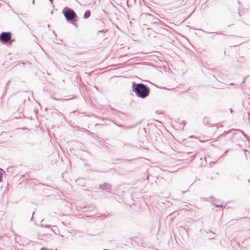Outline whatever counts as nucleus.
<instances>
[{
  "label": "nucleus",
  "mask_w": 250,
  "mask_h": 250,
  "mask_svg": "<svg viewBox=\"0 0 250 250\" xmlns=\"http://www.w3.org/2000/svg\"><path fill=\"white\" fill-rule=\"evenodd\" d=\"M132 91L135 92L136 95L140 98L145 99L148 96L150 90L146 85L143 83H132Z\"/></svg>",
  "instance_id": "obj_1"
},
{
  "label": "nucleus",
  "mask_w": 250,
  "mask_h": 250,
  "mask_svg": "<svg viewBox=\"0 0 250 250\" xmlns=\"http://www.w3.org/2000/svg\"><path fill=\"white\" fill-rule=\"evenodd\" d=\"M62 13L68 22H71L74 25L75 24L74 22L77 20V16L72 9L68 7H65L63 9Z\"/></svg>",
  "instance_id": "obj_2"
},
{
  "label": "nucleus",
  "mask_w": 250,
  "mask_h": 250,
  "mask_svg": "<svg viewBox=\"0 0 250 250\" xmlns=\"http://www.w3.org/2000/svg\"><path fill=\"white\" fill-rule=\"evenodd\" d=\"M11 33L10 32H3L0 34V41L1 42H8L11 38Z\"/></svg>",
  "instance_id": "obj_3"
},
{
  "label": "nucleus",
  "mask_w": 250,
  "mask_h": 250,
  "mask_svg": "<svg viewBox=\"0 0 250 250\" xmlns=\"http://www.w3.org/2000/svg\"><path fill=\"white\" fill-rule=\"evenodd\" d=\"M111 185L108 183H104L100 185V188L106 190L108 192H110V190H111Z\"/></svg>",
  "instance_id": "obj_4"
},
{
  "label": "nucleus",
  "mask_w": 250,
  "mask_h": 250,
  "mask_svg": "<svg viewBox=\"0 0 250 250\" xmlns=\"http://www.w3.org/2000/svg\"><path fill=\"white\" fill-rule=\"evenodd\" d=\"M86 207L85 206H83V205H82V206L78 205V206H77V207H76V208L78 210H81L83 212L86 211L85 210V209H86Z\"/></svg>",
  "instance_id": "obj_5"
},
{
  "label": "nucleus",
  "mask_w": 250,
  "mask_h": 250,
  "mask_svg": "<svg viewBox=\"0 0 250 250\" xmlns=\"http://www.w3.org/2000/svg\"><path fill=\"white\" fill-rule=\"evenodd\" d=\"M91 15V12L90 10H86L83 15V18L84 19H87Z\"/></svg>",
  "instance_id": "obj_6"
},
{
  "label": "nucleus",
  "mask_w": 250,
  "mask_h": 250,
  "mask_svg": "<svg viewBox=\"0 0 250 250\" xmlns=\"http://www.w3.org/2000/svg\"><path fill=\"white\" fill-rule=\"evenodd\" d=\"M5 239H8V237L7 236L4 235H0V243H2L4 244V242H3V241H5Z\"/></svg>",
  "instance_id": "obj_7"
},
{
  "label": "nucleus",
  "mask_w": 250,
  "mask_h": 250,
  "mask_svg": "<svg viewBox=\"0 0 250 250\" xmlns=\"http://www.w3.org/2000/svg\"><path fill=\"white\" fill-rule=\"evenodd\" d=\"M4 173L5 171L1 168H0V182L2 181V176Z\"/></svg>",
  "instance_id": "obj_8"
},
{
  "label": "nucleus",
  "mask_w": 250,
  "mask_h": 250,
  "mask_svg": "<svg viewBox=\"0 0 250 250\" xmlns=\"http://www.w3.org/2000/svg\"><path fill=\"white\" fill-rule=\"evenodd\" d=\"M41 227H42V228H45L49 229V228H50L51 226L50 225H42V224L41 225Z\"/></svg>",
  "instance_id": "obj_9"
},
{
  "label": "nucleus",
  "mask_w": 250,
  "mask_h": 250,
  "mask_svg": "<svg viewBox=\"0 0 250 250\" xmlns=\"http://www.w3.org/2000/svg\"><path fill=\"white\" fill-rule=\"evenodd\" d=\"M106 31H107V30H99L98 31L97 33L99 34V33H105Z\"/></svg>",
  "instance_id": "obj_10"
},
{
  "label": "nucleus",
  "mask_w": 250,
  "mask_h": 250,
  "mask_svg": "<svg viewBox=\"0 0 250 250\" xmlns=\"http://www.w3.org/2000/svg\"><path fill=\"white\" fill-rule=\"evenodd\" d=\"M229 132V131H225L223 134H221V135H220V136H223V135H225L226 134H228Z\"/></svg>",
  "instance_id": "obj_11"
},
{
  "label": "nucleus",
  "mask_w": 250,
  "mask_h": 250,
  "mask_svg": "<svg viewBox=\"0 0 250 250\" xmlns=\"http://www.w3.org/2000/svg\"><path fill=\"white\" fill-rule=\"evenodd\" d=\"M51 98L54 99V100H57V101H59V100H62V99H58V98L54 97L53 96L51 97Z\"/></svg>",
  "instance_id": "obj_12"
},
{
  "label": "nucleus",
  "mask_w": 250,
  "mask_h": 250,
  "mask_svg": "<svg viewBox=\"0 0 250 250\" xmlns=\"http://www.w3.org/2000/svg\"><path fill=\"white\" fill-rule=\"evenodd\" d=\"M214 206H215L216 207H222V205H217V204H213Z\"/></svg>",
  "instance_id": "obj_13"
},
{
  "label": "nucleus",
  "mask_w": 250,
  "mask_h": 250,
  "mask_svg": "<svg viewBox=\"0 0 250 250\" xmlns=\"http://www.w3.org/2000/svg\"><path fill=\"white\" fill-rule=\"evenodd\" d=\"M53 0H49V1H50V2L51 3V4H53Z\"/></svg>",
  "instance_id": "obj_14"
},
{
  "label": "nucleus",
  "mask_w": 250,
  "mask_h": 250,
  "mask_svg": "<svg viewBox=\"0 0 250 250\" xmlns=\"http://www.w3.org/2000/svg\"><path fill=\"white\" fill-rule=\"evenodd\" d=\"M245 80H246V78H245L243 80V82H242V83H243L245 82Z\"/></svg>",
  "instance_id": "obj_15"
},
{
  "label": "nucleus",
  "mask_w": 250,
  "mask_h": 250,
  "mask_svg": "<svg viewBox=\"0 0 250 250\" xmlns=\"http://www.w3.org/2000/svg\"><path fill=\"white\" fill-rule=\"evenodd\" d=\"M240 131L245 136L244 132L243 131V130H240Z\"/></svg>",
  "instance_id": "obj_16"
},
{
  "label": "nucleus",
  "mask_w": 250,
  "mask_h": 250,
  "mask_svg": "<svg viewBox=\"0 0 250 250\" xmlns=\"http://www.w3.org/2000/svg\"><path fill=\"white\" fill-rule=\"evenodd\" d=\"M229 110H230V112H231V113H232V111H233L231 108H230V109H229Z\"/></svg>",
  "instance_id": "obj_17"
},
{
  "label": "nucleus",
  "mask_w": 250,
  "mask_h": 250,
  "mask_svg": "<svg viewBox=\"0 0 250 250\" xmlns=\"http://www.w3.org/2000/svg\"><path fill=\"white\" fill-rule=\"evenodd\" d=\"M34 3H35V0H33V1H32V3L34 4Z\"/></svg>",
  "instance_id": "obj_18"
},
{
  "label": "nucleus",
  "mask_w": 250,
  "mask_h": 250,
  "mask_svg": "<svg viewBox=\"0 0 250 250\" xmlns=\"http://www.w3.org/2000/svg\"><path fill=\"white\" fill-rule=\"evenodd\" d=\"M228 151H229V150H227L225 151V153H227Z\"/></svg>",
  "instance_id": "obj_19"
},
{
  "label": "nucleus",
  "mask_w": 250,
  "mask_h": 250,
  "mask_svg": "<svg viewBox=\"0 0 250 250\" xmlns=\"http://www.w3.org/2000/svg\"><path fill=\"white\" fill-rule=\"evenodd\" d=\"M34 214V212H33V214ZM33 215H32V218H31V220L33 219Z\"/></svg>",
  "instance_id": "obj_20"
},
{
  "label": "nucleus",
  "mask_w": 250,
  "mask_h": 250,
  "mask_svg": "<svg viewBox=\"0 0 250 250\" xmlns=\"http://www.w3.org/2000/svg\"><path fill=\"white\" fill-rule=\"evenodd\" d=\"M239 16H241V14H240V12H239Z\"/></svg>",
  "instance_id": "obj_21"
},
{
  "label": "nucleus",
  "mask_w": 250,
  "mask_h": 250,
  "mask_svg": "<svg viewBox=\"0 0 250 250\" xmlns=\"http://www.w3.org/2000/svg\"><path fill=\"white\" fill-rule=\"evenodd\" d=\"M54 231V232L55 233V234H57L56 232H55L54 230H53Z\"/></svg>",
  "instance_id": "obj_22"
},
{
  "label": "nucleus",
  "mask_w": 250,
  "mask_h": 250,
  "mask_svg": "<svg viewBox=\"0 0 250 250\" xmlns=\"http://www.w3.org/2000/svg\"><path fill=\"white\" fill-rule=\"evenodd\" d=\"M233 83H230V85H233Z\"/></svg>",
  "instance_id": "obj_23"
},
{
  "label": "nucleus",
  "mask_w": 250,
  "mask_h": 250,
  "mask_svg": "<svg viewBox=\"0 0 250 250\" xmlns=\"http://www.w3.org/2000/svg\"><path fill=\"white\" fill-rule=\"evenodd\" d=\"M119 126H122V125H119Z\"/></svg>",
  "instance_id": "obj_24"
},
{
  "label": "nucleus",
  "mask_w": 250,
  "mask_h": 250,
  "mask_svg": "<svg viewBox=\"0 0 250 250\" xmlns=\"http://www.w3.org/2000/svg\"><path fill=\"white\" fill-rule=\"evenodd\" d=\"M238 2L239 4H240V2L239 1H238Z\"/></svg>",
  "instance_id": "obj_25"
}]
</instances>
